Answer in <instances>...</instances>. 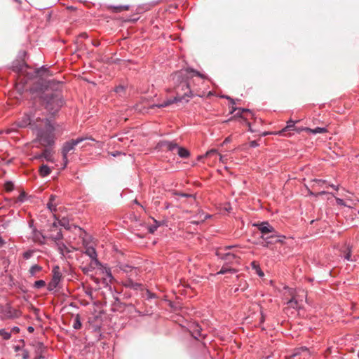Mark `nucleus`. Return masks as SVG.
Returning a JSON list of instances; mask_svg holds the SVG:
<instances>
[{
	"label": "nucleus",
	"instance_id": "nucleus-7",
	"mask_svg": "<svg viewBox=\"0 0 359 359\" xmlns=\"http://www.w3.org/2000/svg\"><path fill=\"white\" fill-rule=\"evenodd\" d=\"M62 104V101L57 97V95H51L50 98L47 102L46 107L48 109H53L55 107V110H57Z\"/></svg>",
	"mask_w": 359,
	"mask_h": 359
},
{
	"label": "nucleus",
	"instance_id": "nucleus-47",
	"mask_svg": "<svg viewBox=\"0 0 359 359\" xmlns=\"http://www.w3.org/2000/svg\"><path fill=\"white\" fill-rule=\"evenodd\" d=\"M219 161H222V163H224L225 162L224 156L221 154H219Z\"/></svg>",
	"mask_w": 359,
	"mask_h": 359
},
{
	"label": "nucleus",
	"instance_id": "nucleus-33",
	"mask_svg": "<svg viewBox=\"0 0 359 359\" xmlns=\"http://www.w3.org/2000/svg\"><path fill=\"white\" fill-rule=\"evenodd\" d=\"M287 304L292 308H299L300 306L298 304V302L294 299V298H292L288 302Z\"/></svg>",
	"mask_w": 359,
	"mask_h": 359
},
{
	"label": "nucleus",
	"instance_id": "nucleus-8",
	"mask_svg": "<svg viewBox=\"0 0 359 359\" xmlns=\"http://www.w3.org/2000/svg\"><path fill=\"white\" fill-rule=\"evenodd\" d=\"M238 111V112L236 114V116H238L242 119H243V121L246 123V124L249 126V130L252 132V130L250 128V123L247 121V118L245 117L243 114V113H248L250 114L252 116H253V114L252 112L250 110V109H243V108H238V109H236V108H233L231 113L233 111Z\"/></svg>",
	"mask_w": 359,
	"mask_h": 359
},
{
	"label": "nucleus",
	"instance_id": "nucleus-21",
	"mask_svg": "<svg viewBox=\"0 0 359 359\" xmlns=\"http://www.w3.org/2000/svg\"><path fill=\"white\" fill-rule=\"evenodd\" d=\"M236 271H237L235 269H233V268L229 267L226 265H224L217 273L218 274H224L226 273H235Z\"/></svg>",
	"mask_w": 359,
	"mask_h": 359
},
{
	"label": "nucleus",
	"instance_id": "nucleus-13",
	"mask_svg": "<svg viewBox=\"0 0 359 359\" xmlns=\"http://www.w3.org/2000/svg\"><path fill=\"white\" fill-rule=\"evenodd\" d=\"M294 121H292V120H289L287 122V126L283 128L281 130L276 133V134H278V135H284V133L287 131H290V130H294Z\"/></svg>",
	"mask_w": 359,
	"mask_h": 359
},
{
	"label": "nucleus",
	"instance_id": "nucleus-57",
	"mask_svg": "<svg viewBox=\"0 0 359 359\" xmlns=\"http://www.w3.org/2000/svg\"><path fill=\"white\" fill-rule=\"evenodd\" d=\"M315 181H316V182H319V183H320V182H322V180H315Z\"/></svg>",
	"mask_w": 359,
	"mask_h": 359
},
{
	"label": "nucleus",
	"instance_id": "nucleus-6",
	"mask_svg": "<svg viewBox=\"0 0 359 359\" xmlns=\"http://www.w3.org/2000/svg\"><path fill=\"white\" fill-rule=\"evenodd\" d=\"M255 226H257L258 230L260 231L262 235H267L270 234L271 233H276L274 228L268 222H262L255 224Z\"/></svg>",
	"mask_w": 359,
	"mask_h": 359
},
{
	"label": "nucleus",
	"instance_id": "nucleus-3",
	"mask_svg": "<svg viewBox=\"0 0 359 359\" xmlns=\"http://www.w3.org/2000/svg\"><path fill=\"white\" fill-rule=\"evenodd\" d=\"M86 139H87V137H79L75 140L72 139V140L64 143L62 149V154L63 161L65 162V166H66L68 163V159H67L68 154L70 153L71 154L74 153V151L75 150V147Z\"/></svg>",
	"mask_w": 359,
	"mask_h": 359
},
{
	"label": "nucleus",
	"instance_id": "nucleus-19",
	"mask_svg": "<svg viewBox=\"0 0 359 359\" xmlns=\"http://www.w3.org/2000/svg\"><path fill=\"white\" fill-rule=\"evenodd\" d=\"M176 149H177V154L180 157L188 158L189 156V151L187 149L184 147H180L178 146Z\"/></svg>",
	"mask_w": 359,
	"mask_h": 359
},
{
	"label": "nucleus",
	"instance_id": "nucleus-43",
	"mask_svg": "<svg viewBox=\"0 0 359 359\" xmlns=\"http://www.w3.org/2000/svg\"><path fill=\"white\" fill-rule=\"evenodd\" d=\"M174 194L179 195L183 197H192V195L187 194H180L177 192H175Z\"/></svg>",
	"mask_w": 359,
	"mask_h": 359
},
{
	"label": "nucleus",
	"instance_id": "nucleus-28",
	"mask_svg": "<svg viewBox=\"0 0 359 359\" xmlns=\"http://www.w3.org/2000/svg\"><path fill=\"white\" fill-rule=\"evenodd\" d=\"M33 121H34V117L31 116H27L26 118V120L23 121L22 124L20 125V126L25 127L27 125H31Z\"/></svg>",
	"mask_w": 359,
	"mask_h": 359
},
{
	"label": "nucleus",
	"instance_id": "nucleus-30",
	"mask_svg": "<svg viewBox=\"0 0 359 359\" xmlns=\"http://www.w3.org/2000/svg\"><path fill=\"white\" fill-rule=\"evenodd\" d=\"M0 335L6 340H8L11 337V333L6 332L4 329L0 330Z\"/></svg>",
	"mask_w": 359,
	"mask_h": 359
},
{
	"label": "nucleus",
	"instance_id": "nucleus-27",
	"mask_svg": "<svg viewBox=\"0 0 359 359\" xmlns=\"http://www.w3.org/2000/svg\"><path fill=\"white\" fill-rule=\"evenodd\" d=\"M60 84V82H56L54 79L53 80H49L47 81V86L46 87L47 88H57V86Z\"/></svg>",
	"mask_w": 359,
	"mask_h": 359
},
{
	"label": "nucleus",
	"instance_id": "nucleus-51",
	"mask_svg": "<svg viewBox=\"0 0 359 359\" xmlns=\"http://www.w3.org/2000/svg\"><path fill=\"white\" fill-rule=\"evenodd\" d=\"M230 142V137H229L226 138L223 143L224 144V143H226V142Z\"/></svg>",
	"mask_w": 359,
	"mask_h": 359
},
{
	"label": "nucleus",
	"instance_id": "nucleus-36",
	"mask_svg": "<svg viewBox=\"0 0 359 359\" xmlns=\"http://www.w3.org/2000/svg\"><path fill=\"white\" fill-rule=\"evenodd\" d=\"M45 285H46V283L43 280H37L34 283V286L36 288H41V287H44Z\"/></svg>",
	"mask_w": 359,
	"mask_h": 359
},
{
	"label": "nucleus",
	"instance_id": "nucleus-2",
	"mask_svg": "<svg viewBox=\"0 0 359 359\" xmlns=\"http://www.w3.org/2000/svg\"><path fill=\"white\" fill-rule=\"evenodd\" d=\"M36 121H41V124H36L39 128L35 142H39L42 147H48L54 143L53 128L47 119L36 118Z\"/></svg>",
	"mask_w": 359,
	"mask_h": 359
},
{
	"label": "nucleus",
	"instance_id": "nucleus-34",
	"mask_svg": "<svg viewBox=\"0 0 359 359\" xmlns=\"http://www.w3.org/2000/svg\"><path fill=\"white\" fill-rule=\"evenodd\" d=\"M57 245L58 246V250L62 254H64L65 251L67 252H69L64 243H57Z\"/></svg>",
	"mask_w": 359,
	"mask_h": 359
},
{
	"label": "nucleus",
	"instance_id": "nucleus-44",
	"mask_svg": "<svg viewBox=\"0 0 359 359\" xmlns=\"http://www.w3.org/2000/svg\"><path fill=\"white\" fill-rule=\"evenodd\" d=\"M258 145H259V144H258V143H257L256 141H255V140H254V141H251V142H250V146L251 147H257Z\"/></svg>",
	"mask_w": 359,
	"mask_h": 359
},
{
	"label": "nucleus",
	"instance_id": "nucleus-5",
	"mask_svg": "<svg viewBox=\"0 0 359 359\" xmlns=\"http://www.w3.org/2000/svg\"><path fill=\"white\" fill-rule=\"evenodd\" d=\"M33 158L36 160L44 158L47 161L54 162L53 151L52 149L46 148L41 154L34 156Z\"/></svg>",
	"mask_w": 359,
	"mask_h": 359
},
{
	"label": "nucleus",
	"instance_id": "nucleus-18",
	"mask_svg": "<svg viewBox=\"0 0 359 359\" xmlns=\"http://www.w3.org/2000/svg\"><path fill=\"white\" fill-rule=\"evenodd\" d=\"M50 172V168L46 165H42L39 168V173L41 177L48 176Z\"/></svg>",
	"mask_w": 359,
	"mask_h": 359
},
{
	"label": "nucleus",
	"instance_id": "nucleus-1",
	"mask_svg": "<svg viewBox=\"0 0 359 359\" xmlns=\"http://www.w3.org/2000/svg\"><path fill=\"white\" fill-rule=\"evenodd\" d=\"M194 76H201V74L193 69H184L177 72L172 75V79L175 84V91L176 95L173 99H169L161 104L152 105L151 108L157 107L158 108L168 107L173 103L184 102L187 103L189 99L194 94L190 89V81Z\"/></svg>",
	"mask_w": 359,
	"mask_h": 359
},
{
	"label": "nucleus",
	"instance_id": "nucleus-11",
	"mask_svg": "<svg viewBox=\"0 0 359 359\" xmlns=\"http://www.w3.org/2000/svg\"><path fill=\"white\" fill-rule=\"evenodd\" d=\"M273 238H270V241H267V243H263L264 247H269L270 244H275L277 243H283L285 238L284 236L277 235L276 233H273Z\"/></svg>",
	"mask_w": 359,
	"mask_h": 359
},
{
	"label": "nucleus",
	"instance_id": "nucleus-24",
	"mask_svg": "<svg viewBox=\"0 0 359 359\" xmlns=\"http://www.w3.org/2000/svg\"><path fill=\"white\" fill-rule=\"evenodd\" d=\"M42 269V267L40 266L39 265H37V264H35V265H33L30 269H29V273L32 275V276H35L36 273H39Z\"/></svg>",
	"mask_w": 359,
	"mask_h": 359
},
{
	"label": "nucleus",
	"instance_id": "nucleus-53",
	"mask_svg": "<svg viewBox=\"0 0 359 359\" xmlns=\"http://www.w3.org/2000/svg\"><path fill=\"white\" fill-rule=\"evenodd\" d=\"M232 248H233L232 246H226V247H225L224 250H227L231 249Z\"/></svg>",
	"mask_w": 359,
	"mask_h": 359
},
{
	"label": "nucleus",
	"instance_id": "nucleus-40",
	"mask_svg": "<svg viewBox=\"0 0 359 359\" xmlns=\"http://www.w3.org/2000/svg\"><path fill=\"white\" fill-rule=\"evenodd\" d=\"M58 224L60 226H64L65 229H69L68 224H67V221L65 219H62V220L59 221Z\"/></svg>",
	"mask_w": 359,
	"mask_h": 359
},
{
	"label": "nucleus",
	"instance_id": "nucleus-46",
	"mask_svg": "<svg viewBox=\"0 0 359 359\" xmlns=\"http://www.w3.org/2000/svg\"><path fill=\"white\" fill-rule=\"evenodd\" d=\"M34 327H32V326H29V327H27V331H28L29 333L33 332H34Z\"/></svg>",
	"mask_w": 359,
	"mask_h": 359
},
{
	"label": "nucleus",
	"instance_id": "nucleus-38",
	"mask_svg": "<svg viewBox=\"0 0 359 359\" xmlns=\"http://www.w3.org/2000/svg\"><path fill=\"white\" fill-rule=\"evenodd\" d=\"M5 189L7 191H11L13 189V184L11 182H8L5 184Z\"/></svg>",
	"mask_w": 359,
	"mask_h": 359
},
{
	"label": "nucleus",
	"instance_id": "nucleus-9",
	"mask_svg": "<svg viewBox=\"0 0 359 359\" xmlns=\"http://www.w3.org/2000/svg\"><path fill=\"white\" fill-rule=\"evenodd\" d=\"M216 254L219 258L226 261L227 262H232L233 260L238 258L234 253L229 252H222V250H217Z\"/></svg>",
	"mask_w": 359,
	"mask_h": 359
},
{
	"label": "nucleus",
	"instance_id": "nucleus-20",
	"mask_svg": "<svg viewBox=\"0 0 359 359\" xmlns=\"http://www.w3.org/2000/svg\"><path fill=\"white\" fill-rule=\"evenodd\" d=\"M124 286L129 288H133L135 290H137L140 286V284H138L137 283H134L131 279L126 280L124 283Z\"/></svg>",
	"mask_w": 359,
	"mask_h": 359
},
{
	"label": "nucleus",
	"instance_id": "nucleus-32",
	"mask_svg": "<svg viewBox=\"0 0 359 359\" xmlns=\"http://www.w3.org/2000/svg\"><path fill=\"white\" fill-rule=\"evenodd\" d=\"M344 258L346 259V260H351V248L349 247H347L346 248V250L344 251Z\"/></svg>",
	"mask_w": 359,
	"mask_h": 359
},
{
	"label": "nucleus",
	"instance_id": "nucleus-35",
	"mask_svg": "<svg viewBox=\"0 0 359 359\" xmlns=\"http://www.w3.org/2000/svg\"><path fill=\"white\" fill-rule=\"evenodd\" d=\"M271 234H267V235H262L261 238L264 241V243H267V241H270V238H273V233H271Z\"/></svg>",
	"mask_w": 359,
	"mask_h": 359
},
{
	"label": "nucleus",
	"instance_id": "nucleus-48",
	"mask_svg": "<svg viewBox=\"0 0 359 359\" xmlns=\"http://www.w3.org/2000/svg\"><path fill=\"white\" fill-rule=\"evenodd\" d=\"M25 194L23 192V193H22V194L20 195V196H19V200H20V201H22V200H23V198H24V196H25Z\"/></svg>",
	"mask_w": 359,
	"mask_h": 359
},
{
	"label": "nucleus",
	"instance_id": "nucleus-39",
	"mask_svg": "<svg viewBox=\"0 0 359 359\" xmlns=\"http://www.w3.org/2000/svg\"><path fill=\"white\" fill-rule=\"evenodd\" d=\"M217 150L215 149H211L208 151L206 152L205 154V157H210L212 156V155H215V154H217Z\"/></svg>",
	"mask_w": 359,
	"mask_h": 359
},
{
	"label": "nucleus",
	"instance_id": "nucleus-56",
	"mask_svg": "<svg viewBox=\"0 0 359 359\" xmlns=\"http://www.w3.org/2000/svg\"><path fill=\"white\" fill-rule=\"evenodd\" d=\"M123 90V88H122V87H119V88H117V90H116V91L118 92V91H119V90Z\"/></svg>",
	"mask_w": 359,
	"mask_h": 359
},
{
	"label": "nucleus",
	"instance_id": "nucleus-31",
	"mask_svg": "<svg viewBox=\"0 0 359 359\" xmlns=\"http://www.w3.org/2000/svg\"><path fill=\"white\" fill-rule=\"evenodd\" d=\"M59 282L55 280H53L52 279L51 281L48 283V288L49 290H53L56 288V287L57 286Z\"/></svg>",
	"mask_w": 359,
	"mask_h": 359
},
{
	"label": "nucleus",
	"instance_id": "nucleus-54",
	"mask_svg": "<svg viewBox=\"0 0 359 359\" xmlns=\"http://www.w3.org/2000/svg\"><path fill=\"white\" fill-rule=\"evenodd\" d=\"M38 356H36L34 359H44V358H41V355H37Z\"/></svg>",
	"mask_w": 359,
	"mask_h": 359
},
{
	"label": "nucleus",
	"instance_id": "nucleus-52",
	"mask_svg": "<svg viewBox=\"0 0 359 359\" xmlns=\"http://www.w3.org/2000/svg\"><path fill=\"white\" fill-rule=\"evenodd\" d=\"M269 134H271V133L265 132V133H263L262 135V136H266V135H269Z\"/></svg>",
	"mask_w": 359,
	"mask_h": 359
},
{
	"label": "nucleus",
	"instance_id": "nucleus-49",
	"mask_svg": "<svg viewBox=\"0 0 359 359\" xmlns=\"http://www.w3.org/2000/svg\"><path fill=\"white\" fill-rule=\"evenodd\" d=\"M4 243V240L2 239V238L0 236V247L2 246Z\"/></svg>",
	"mask_w": 359,
	"mask_h": 359
},
{
	"label": "nucleus",
	"instance_id": "nucleus-14",
	"mask_svg": "<svg viewBox=\"0 0 359 359\" xmlns=\"http://www.w3.org/2000/svg\"><path fill=\"white\" fill-rule=\"evenodd\" d=\"M300 130L306 131L309 133H311L313 134H317V133H325L327 132V130L326 128H321V127H317L314 129H311L309 128H303Z\"/></svg>",
	"mask_w": 359,
	"mask_h": 359
},
{
	"label": "nucleus",
	"instance_id": "nucleus-45",
	"mask_svg": "<svg viewBox=\"0 0 359 359\" xmlns=\"http://www.w3.org/2000/svg\"><path fill=\"white\" fill-rule=\"evenodd\" d=\"M12 332H15V333H18L20 332V329L19 327H14L13 329H12Z\"/></svg>",
	"mask_w": 359,
	"mask_h": 359
},
{
	"label": "nucleus",
	"instance_id": "nucleus-25",
	"mask_svg": "<svg viewBox=\"0 0 359 359\" xmlns=\"http://www.w3.org/2000/svg\"><path fill=\"white\" fill-rule=\"evenodd\" d=\"M251 265H252V269H254L256 271V273L258 274L259 276H260V277L264 276L263 271L261 270L259 264L256 262H252Z\"/></svg>",
	"mask_w": 359,
	"mask_h": 359
},
{
	"label": "nucleus",
	"instance_id": "nucleus-60",
	"mask_svg": "<svg viewBox=\"0 0 359 359\" xmlns=\"http://www.w3.org/2000/svg\"><path fill=\"white\" fill-rule=\"evenodd\" d=\"M337 201H339V203H341L342 201L341 199H337Z\"/></svg>",
	"mask_w": 359,
	"mask_h": 359
},
{
	"label": "nucleus",
	"instance_id": "nucleus-23",
	"mask_svg": "<svg viewBox=\"0 0 359 359\" xmlns=\"http://www.w3.org/2000/svg\"><path fill=\"white\" fill-rule=\"evenodd\" d=\"M53 278L52 279L55 280L60 282V278H61V273L60 272L59 267L58 266L54 267V269L53 270Z\"/></svg>",
	"mask_w": 359,
	"mask_h": 359
},
{
	"label": "nucleus",
	"instance_id": "nucleus-41",
	"mask_svg": "<svg viewBox=\"0 0 359 359\" xmlns=\"http://www.w3.org/2000/svg\"><path fill=\"white\" fill-rule=\"evenodd\" d=\"M158 225H151L149 226V231L151 233H154L155 231L157 229Z\"/></svg>",
	"mask_w": 359,
	"mask_h": 359
},
{
	"label": "nucleus",
	"instance_id": "nucleus-26",
	"mask_svg": "<svg viewBox=\"0 0 359 359\" xmlns=\"http://www.w3.org/2000/svg\"><path fill=\"white\" fill-rule=\"evenodd\" d=\"M73 327L76 330H79L81 327V323L80 320V316L79 315H76L73 324Z\"/></svg>",
	"mask_w": 359,
	"mask_h": 359
},
{
	"label": "nucleus",
	"instance_id": "nucleus-12",
	"mask_svg": "<svg viewBox=\"0 0 359 359\" xmlns=\"http://www.w3.org/2000/svg\"><path fill=\"white\" fill-rule=\"evenodd\" d=\"M191 334L196 339L199 340L200 337L204 338L205 334L202 333V328L198 324L194 325L191 328Z\"/></svg>",
	"mask_w": 359,
	"mask_h": 359
},
{
	"label": "nucleus",
	"instance_id": "nucleus-17",
	"mask_svg": "<svg viewBox=\"0 0 359 359\" xmlns=\"http://www.w3.org/2000/svg\"><path fill=\"white\" fill-rule=\"evenodd\" d=\"M302 353H307L309 354V350L305 346L297 348L294 349V353L291 355L290 358H293L294 356L300 355Z\"/></svg>",
	"mask_w": 359,
	"mask_h": 359
},
{
	"label": "nucleus",
	"instance_id": "nucleus-50",
	"mask_svg": "<svg viewBox=\"0 0 359 359\" xmlns=\"http://www.w3.org/2000/svg\"><path fill=\"white\" fill-rule=\"evenodd\" d=\"M17 316H18L17 312L15 311L14 316L11 314V315L8 316V318H14V317H17Z\"/></svg>",
	"mask_w": 359,
	"mask_h": 359
},
{
	"label": "nucleus",
	"instance_id": "nucleus-42",
	"mask_svg": "<svg viewBox=\"0 0 359 359\" xmlns=\"http://www.w3.org/2000/svg\"><path fill=\"white\" fill-rule=\"evenodd\" d=\"M29 357V351L27 350H24L22 352V358L23 359H28Z\"/></svg>",
	"mask_w": 359,
	"mask_h": 359
},
{
	"label": "nucleus",
	"instance_id": "nucleus-10",
	"mask_svg": "<svg viewBox=\"0 0 359 359\" xmlns=\"http://www.w3.org/2000/svg\"><path fill=\"white\" fill-rule=\"evenodd\" d=\"M157 147L162 150L173 151L177 147V144L174 142L161 141L158 144Z\"/></svg>",
	"mask_w": 359,
	"mask_h": 359
},
{
	"label": "nucleus",
	"instance_id": "nucleus-55",
	"mask_svg": "<svg viewBox=\"0 0 359 359\" xmlns=\"http://www.w3.org/2000/svg\"><path fill=\"white\" fill-rule=\"evenodd\" d=\"M330 186H331V187H332L333 189H334L336 190L338 189L337 187L334 186V184H332Z\"/></svg>",
	"mask_w": 359,
	"mask_h": 359
},
{
	"label": "nucleus",
	"instance_id": "nucleus-4",
	"mask_svg": "<svg viewBox=\"0 0 359 359\" xmlns=\"http://www.w3.org/2000/svg\"><path fill=\"white\" fill-rule=\"evenodd\" d=\"M57 223L53 222L52 225L50 226V230H49V234L47 236L48 238L54 241H57L62 238V234L60 229H57Z\"/></svg>",
	"mask_w": 359,
	"mask_h": 359
},
{
	"label": "nucleus",
	"instance_id": "nucleus-29",
	"mask_svg": "<svg viewBox=\"0 0 359 359\" xmlns=\"http://www.w3.org/2000/svg\"><path fill=\"white\" fill-rule=\"evenodd\" d=\"M120 269L126 273H128L133 271V268L128 264H121L119 266Z\"/></svg>",
	"mask_w": 359,
	"mask_h": 359
},
{
	"label": "nucleus",
	"instance_id": "nucleus-59",
	"mask_svg": "<svg viewBox=\"0 0 359 359\" xmlns=\"http://www.w3.org/2000/svg\"><path fill=\"white\" fill-rule=\"evenodd\" d=\"M94 45H95V46H98V45H99V42H95V43H94Z\"/></svg>",
	"mask_w": 359,
	"mask_h": 359
},
{
	"label": "nucleus",
	"instance_id": "nucleus-15",
	"mask_svg": "<svg viewBox=\"0 0 359 359\" xmlns=\"http://www.w3.org/2000/svg\"><path fill=\"white\" fill-rule=\"evenodd\" d=\"M85 254L89 256L93 260H94L96 263L98 262L97 259V253L94 248L88 247L86 249Z\"/></svg>",
	"mask_w": 359,
	"mask_h": 359
},
{
	"label": "nucleus",
	"instance_id": "nucleus-22",
	"mask_svg": "<svg viewBox=\"0 0 359 359\" xmlns=\"http://www.w3.org/2000/svg\"><path fill=\"white\" fill-rule=\"evenodd\" d=\"M55 196H53V195H51L50 196V198H49V202L48 203L47 205H48V208L51 210V211H55L56 210V204L54 203L55 200Z\"/></svg>",
	"mask_w": 359,
	"mask_h": 359
},
{
	"label": "nucleus",
	"instance_id": "nucleus-58",
	"mask_svg": "<svg viewBox=\"0 0 359 359\" xmlns=\"http://www.w3.org/2000/svg\"><path fill=\"white\" fill-rule=\"evenodd\" d=\"M19 349H20L19 346H15V350L16 351H18Z\"/></svg>",
	"mask_w": 359,
	"mask_h": 359
},
{
	"label": "nucleus",
	"instance_id": "nucleus-16",
	"mask_svg": "<svg viewBox=\"0 0 359 359\" xmlns=\"http://www.w3.org/2000/svg\"><path fill=\"white\" fill-rule=\"evenodd\" d=\"M36 355H41V358H45L44 353L46 352V347L41 342H38L36 345Z\"/></svg>",
	"mask_w": 359,
	"mask_h": 359
},
{
	"label": "nucleus",
	"instance_id": "nucleus-37",
	"mask_svg": "<svg viewBox=\"0 0 359 359\" xmlns=\"http://www.w3.org/2000/svg\"><path fill=\"white\" fill-rule=\"evenodd\" d=\"M129 9V6H120L117 7H114V10L116 12H121L123 11H128Z\"/></svg>",
	"mask_w": 359,
	"mask_h": 359
}]
</instances>
